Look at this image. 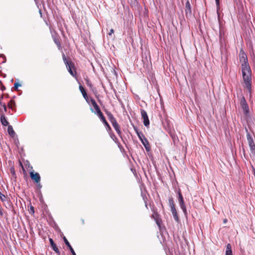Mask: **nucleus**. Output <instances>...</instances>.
<instances>
[{"label":"nucleus","mask_w":255,"mask_h":255,"mask_svg":"<svg viewBox=\"0 0 255 255\" xmlns=\"http://www.w3.org/2000/svg\"><path fill=\"white\" fill-rule=\"evenodd\" d=\"M242 72L243 78L246 87L248 89L249 91L251 92L252 89V78H251V70L250 67L244 65L242 68Z\"/></svg>","instance_id":"f257e3e1"},{"label":"nucleus","mask_w":255,"mask_h":255,"mask_svg":"<svg viewBox=\"0 0 255 255\" xmlns=\"http://www.w3.org/2000/svg\"><path fill=\"white\" fill-rule=\"evenodd\" d=\"M91 103L92 105H93V107L94 108L96 112H95V114H97L98 116L99 117L100 120L102 121V122L104 123L105 126L107 128L108 130H111V128L109 125V124L107 122L105 117L104 116L103 113L101 111V110L99 107V106L97 105V103L96 102V101L92 98L91 99Z\"/></svg>","instance_id":"f03ea898"},{"label":"nucleus","mask_w":255,"mask_h":255,"mask_svg":"<svg viewBox=\"0 0 255 255\" xmlns=\"http://www.w3.org/2000/svg\"><path fill=\"white\" fill-rule=\"evenodd\" d=\"M106 114L107 115L109 120L111 122L114 128L116 130L117 133L120 135L121 136L122 132L120 129V125L117 123L116 119L114 117L113 115L112 114V113L107 110H106Z\"/></svg>","instance_id":"7ed1b4c3"},{"label":"nucleus","mask_w":255,"mask_h":255,"mask_svg":"<svg viewBox=\"0 0 255 255\" xmlns=\"http://www.w3.org/2000/svg\"><path fill=\"white\" fill-rule=\"evenodd\" d=\"M62 58L68 72L72 76L76 77V72L72 70V69L74 68V63L70 59H67L64 53L62 55Z\"/></svg>","instance_id":"20e7f679"},{"label":"nucleus","mask_w":255,"mask_h":255,"mask_svg":"<svg viewBox=\"0 0 255 255\" xmlns=\"http://www.w3.org/2000/svg\"><path fill=\"white\" fill-rule=\"evenodd\" d=\"M137 136L144 145L146 150L149 151L150 149L149 143L144 134L142 133H137Z\"/></svg>","instance_id":"39448f33"},{"label":"nucleus","mask_w":255,"mask_h":255,"mask_svg":"<svg viewBox=\"0 0 255 255\" xmlns=\"http://www.w3.org/2000/svg\"><path fill=\"white\" fill-rule=\"evenodd\" d=\"M178 201H179V204L183 210V212L185 216V217L187 216V211L184 202L183 197L182 195V194L180 192V191H178Z\"/></svg>","instance_id":"423d86ee"},{"label":"nucleus","mask_w":255,"mask_h":255,"mask_svg":"<svg viewBox=\"0 0 255 255\" xmlns=\"http://www.w3.org/2000/svg\"><path fill=\"white\" fill-rule=\"evenodd\" d=\"M239 57L240 61L242 63V68H243L244 66V65H247V66L250 67L248 62V58L247 55L242 50H241L240 52Z\"/></svg>","instance_id":"0eeeda50"},{"label":"nucleus","mask_w":255,"mask_h":255,"mask_svg":"<svg viewBox=\"0 0 255 255\" xmlns=\"http://www.w3.org/2000/svg\"><path fill=\"white\" fill-rule=\"evenodd\" d=\"M240 104L244 111L245 114L247 115L249 113V108L244 97H242L241 99Z\"/></svg>","instance_id":"6e6552de"},{"label":"nucleus","mask_w":255,"mask_h":255,"mask_svg":"<svg viewBox=\"0 0 255 255\" xmlns=\"http://www.w3.org/2000/svg\"><path fill=\"white\" fill-rule=\"evenodd\" d=\"M140 113L142 119L143 120V125L145 127H148L149 125V121L146 112L145 110L141 109Z\"/></svg>","instance_id":"1a4fd4ad"},{"label":"nucleus","mask_w":255,"mask_h":255,"mask_svg":"<svg viewBox=\"0 0 255 255\" xmlns=\"http://www.w3.org/2000/svg\"><path fill=\"white\" fill-rule=\"evenodd\" d=\"M247 140H248L249 146L250 147V149L252 151H254L255 150V144L254 140H253V138L251 137L250 133L249 132H248L247 130Z\"/></svg>","instance_id":"9d476101"},{"label":"nucleus","mask_w":255,"mask_h":255,"mask_svg":"<svg viewBox=\"0 0 255 255\" xmlns=\"http://www.w3.org/2000/svg\"><path fill=\"white\" fill-rule=\"evenodd\" d=\"M30 178L32 180H34L36 183H38L40 181V176L39 173H34L33 170L31 171L29 173Z\"/></svg>","instance_id":"9b49d317"},{"label":"nucleus","mask_w":255,"mask_h":255,"mask_svg":"<svg viewBox=\"0 0 255 255\" xmlns=\"http://www.w3.org/2000/svg\"><path fill=\"white\" fill-rule=\"evenodd\" d=\"M185 12L186 17L190 16L192 14L191 6L189 1V0H186L185 3Z\"/></svg>","instance_id":"f8f14e48"},{"label":"nucleus","mask_w":255,"mask_h":255,"mask_svg":"<svg viewBox=\"0 0 255 255\" xmlns=\"http://www.w3.org/2000/svg\"><path fill=\"white\" fill-rule=\"evenodd\" d=\"M53 39L55 42V43L57 45L58 48L59 50H62V47L61 45L60 39V37L57 35H53Z\"/></svg>","instance_id":"ddd939ff"},{"label":"nucleus","mask_w":255,"mask_h":255,"mask_svg":"<svg viewBox=\"0 0 255 255\" xmlns=\"http://www.w3.org/2000/svg\"><path fill=\"white\" fill-rule=\"evenodd\" d=\"M63 240H64V242L65 244L66 245V246H67V247L69 249V250H70V252H71L72 255H76L75 252H74V251L73 250V249L72 248V247L70 245L69 242L68 241V240H67V239L65 237H64Z\"/></svg>","instance_id":"4468645a"},{"label":"nucleus","mask_w":255,"mask_h":255,"mask_svg":"<svg viewBox=\"0 0 255 255\" xmlns=\"http://www.w3.org/2000/svg\"><path fill=\"white\" fill-rule=\"evenodd\" d=\"M49 242L52 249L58 255H60V252L57 247L56 245L54 243L53 240L51 238L49 239Z\"/></svg>","instance_id":"2eb2a0df"},{"label":"nucleus","mask_w":255,"mask_h":255,"mask_svg":"<svg viewBox=\"0 0 255 255\" xmlns=\"http://www.w3.org/2000/svg\"><path fill=\"white\" fill-rule=\"evenodd\" d=\"M79 90H80L81 92L82 93L84 99L86 100V101L87 102H88V97L87 94L84 88L81 85H80L79 86Z\"/></svg>","instance_id":"dca6fc26"},{"label":"nucleus","mask_w":255,"mask_h":255,"mask_svg":"<svg viewBox=\"0 0 255 255\" xmlns=\"http://www.w3.org/2000/svg\"><path fill=\"white\" fill-rule=\"evenodd\" d=\"M0 122L1 124L4 126H7L8 125V122L6 120V118L4 115H1L0 116Z\"/></svg>","instance_id":"f3484780"},{"label":"nucleus","mask_w":255,"mask_h":255,"mask_svg":"<svg viewBox=\"0 0 255 255\" xmlns=\"http://www.w3.org/2000/svg\"><path fill=\"white\" fill-rule=\"evenodd\" d=\"M226 255H233L232 247L230 244H228L227 245Z\"/></svg>","instance_id":"a211bd4d"},{"label":"nucleus","mask_w":255,"mask_h":255,"mask_svg":"<svg viewBox=\"0 0 255 255\" xmlns=\"http://www.w3.org/2000/svg\"><path fill=\"white\" fill-rule=\"evenodd\" d=\"M7 131L8 132V134L11 136L14 137L15 135V132L14 130L13 129L12 127L11 126H8L7 128Z\"/></svg>","instance_id":"6ab92c4d"},{"label":"nucleus","mask_w":255,"mask_h":255,"mask_svg":"<svg viewBox=\"0 0 255 255\" xmlns=\"http://www.w3.org/2000/svg\"><path fill=\"white\" fill-rule=\"evenodd\" d=\"M151 210L153 212V214L152 215V217L154 219V220L160 218L159 215L158 214L157 211H155L153 208Z\"/></svg>","instance_id":"aec40b11"},{"label":"nucleus","mask_w":255,"mask_h":255,"mask_svg":"<svg viewBox=\"0 0 255 255\" xmlns=\"http://www.w3.org/2000/svg\"><path fill=\"white\" fill-rule=\"evenodd\" d=\"M15 106V103L14 100H11L9 101V102L8 103L7 106L11 109L12 110L13 109V107Z\"/></svg>","instance_id":"412c9836"},{"label":"nucleus","mask_w":255,"mask_h":255,"mask_svg":"<svg viewBox=\"0 0 255 255\" xmlns=\"http://www.w3.org/2000/svg\"><path fill=\"white\" fill-rule=\"evenodd\" d=\"M173 218L174 220L177 222H178L179 221V219L177 214V211L172 213Z\"/></svg>","instance_id":"4be33fe9"},{"label":"nucleus","mask_w":255,"mask_h":255,"mask_svg":"<svg viewBox=\"0 0 255 255\" xmlns=\"http://www.w3.org/2000/svg\"><path fill=\"white\" fill-rule=\"evenodd\" d=\"M169 204L170 208L175 206L174 201L172 198L169 199Z\"/></svg>","instance_id":"5701e85b"},{"label":"nucleus","mask_w":255,"mask_h":255,"mask_svg":"<svg viewBox=\"0 0 255 255\" xmlns=\"http://www.w3.org/2000/svg\"><path fill=\"white\" fill-rule=\"evenodd\" d=\"M0 199L2 202H4L7 200L6 197L0 192Z\"/></svg>","instance_id":"b1692460"},{"label":"nucleus","mask_w":255,"mask_h":255,"mask_svg":"<svg viewBox=\"0 0 255 255\" xmlns=\"http://www.w3.org/2000/svg\"><path fill=\"white\" fill-rule=\"evenodd\" d=\"M0 106H2V108H3V110L5 112H6L7 111V108L6 107V105L4 103H2L1 101V100H0Z\"/></svg>","instance_id":"393cba45"},{"label":"nucleus","mask_w":255,"mask_h":255,"mask_svg":"<svg viewBox=\"0 0 255 255\" xmlns=\"http://www.w3.org/2000/svg\"><path fill=\"white\" fill-rule=\"evenodd\" d=\"M157 225L160 227V225H161V220L160 218H159L158 219H156L155 220Z\"/></svg>","instance_id":"a878e982"},{"label":"nucleus","mask_w":255,"mask_h":255,"mask_svg":"<svg viewBox=\"0 0 255 255\" xmlns=\"http://www.w3.org/2000/svg\"><path fill=\"white\" fill-rule=\"evenodd\" d=\"M21 86V85L18 83H15L14 84V89L15 90H17L18 87Z\"/></svg>","instance_id":"bb28decb"},{"label":"nucleus","mask_w":255,"mask_h":255,"mask_svg":"<svg viewBox=\"0 0 255 255\" xmlns=\"http://www.w3.org/2000/svg\"><path fill=\"white\" fill-rule=\"evenodd\" d=\"M170 208H171V211L172 213L176 211V208H175V206L171 207Z\"/></svg>","instance_id":"cd10ccee"},{"label":"nucleus","mask_w":255,"mask_h":255,"mask_svg":"<svg viewBox=\"0 0 255 255\" xmlns=\"http://www.w3.org/2000/svg\"><path fill=\"white\" fill-rule=\"evenodd\" d=\"M170 208H171V211L172 213L176 211V208H175V206L171 207Z\"/></svg>","instance_id":"c85d7f7f"},{"label":"nucleus","mask_w":255,"mask_h":255,"mask_svg":"<svg viewBox=\"0 0 255 255\" xmlns=\"http://www.w3.org/2000/svg\"><path fill=\"white\" fill-rule=\"evenodd\" d=\"M134 130L135 131L136 134H137V133H142L141 132H139L138 130V129L137 128L134 127H133Z\"/></svg>","instance_id":"c756f323"},{"label":"nucleus","mask_w":255,"mask_h":255,"mask_svg":"<svg viewBox=\"0 0 255 255\" xmlns=\"http://www.w3.org/2000/svg\"><path fill=\"white\" fill-rule=\"evenodd\" d=\"M114 30L113 29H111L109 33V35H111L113 33H114Z\"/></svg>","instance_id":"7c9ffc66"},{"label":"nucleus","mask_w":255,"mask_h":255,"mask_svg":"<svg viewBox=\"0 0 255 255\" xmlns=\"http://www.w3.org/2000/svg\"><path fill=\"white\" fill-rule=\"evenodd\" d=\"M30 212L33 214L34 213V207L33 206L30 207Z\"/></svg>","instance_id":"2f4dec72"},{"label":"nucleus","mask_w":255,"mask_h":255,"mask_svg":"<svg viewBox=\"0 0 255 255\" xmlns=\"http://www.w3.org/2000/svg\"><path fill=\"white\" fill-rule=\"evenodd\" d=\"M0 89L2 91H4L5 89V87L3 85H1Z\"/></svg>","instance_id":"473e14b6"},{"label":"nucleus","mask_w":255,"mask_h":255,"mask_svg":"<svg viewBox=\"0 0 255 255\" xmlns=\"http://www.w3.org/2000/svg\"><path fill=\"white\" fill-rule=\"evenodd\" d=\"M0 215L1 216H2L3 215V212H2V209L0 207Z\"/></svg>","instance_id":"72a5a7b5"},{"label":"nucleus","mask_w":255,"mask_h":255,"mask_svg":"<svg viewBox=\"0 0 255 255\" xmlns=\"http://www.w3.org/2000/svg\"><path fill=\"white\" fill-rule=\"evenodd\" d=\"M217 6L219 5V0H215Z\"/></svg>","instance_id":"f704fd0d"},{"label":"nucleus","mask_w":255,"mask_h":255,"mask_svg":"<svg viewBox=\"0 0 255 255\" xmlns=\"http://www.w3.org/2000/svg\"><path fill=\"white\" fill-rule=\"evenodd\" d=\"M11 173H12L13 175H14L15 174V171L14 170V169H11Z\"/></svg>","instance_id":"c9c22d12"},{"label":"nucleus","mask_w":255,"mask_h":255,"mask_svg":"<svg viewBox=\"0 0 255 255\" xmlns=\"http://www.w3.org/2000/svg\"><path fill=\"white\" fill-rule=\"evenodd\" d=\"M144 202H145V207L148 209V206H147V202L146 201H144Z\"/></svg>","instance_id":"e433bc0d"},{"label":"nucleus","mask_w":255,"mask_h":255,"mask_svg":"<svg viewBox=\"0 0 255 255\" xmlns=\"http://www.w3.org/2000/svg\"><path fill=\"white\" fill-rule=\"evenodd\" d=\"M20 164L21 166V167H22V169H23V170H24V169L23 168V165H22V163L21 162H20Z\"/></svg>","instance_id":"4c0bfd02"},{"label":"nucleus","mask_w":255,"mask_h":255,"mask_svg":"<svg viewBox=\"0 0 255 255\" xmlns=\"http://www.w3.org/2000/svg\"><path fill=\"white\" fill-rule=\"evenodd\" d=\"M3 96L2 95H1L0 100H1L3 98Z\"/></svg>","instance_id":"58836bf2"},{"label":"nucleus","mask_w":255,"mask_h":255,"mask_svg":"<svg viewBox=\"0 0 255 255\" xmlns=\"http://www.w3.org/2000/svg\"><path fill=\"white\" fill-rule=\"evenodd\" d=\"M226 222H227V219H225L224 220V223H226Z\"/></svg>","instance_id":"ea45409f"},{"label":"nucleus","mask_w":255,"mask_h":255,"mask_svg":"<svg viewBox=\"0 0 255 255\" xmlns=\"http://www.w3.org/2000/svg\"><path fill=\"white\" fill-rule=\"evenodd\" d=\"M88 85L89 86H90V87L92 86V84H91V83H90V84L88 83Z\"/></svg>","instance_id":"a19ab883"},{"label":"nucleus","mask_w":255,"mask_h":255,"mask_svg":"<svg viewBox=\"0 0 255 255\" xmlns=\"http://www.w3.org/2000/svg\"><path fill=\"white\" fill-rule=\"evenodd\" d=\"M0 84H1V85H2V83H1V81H0Z\"/></svg>","instance_id":"79ce46f5"},{"label":"nucleus","mask_w":255,"mask_h":255,"mask_svg":"<svg viewBox=\"0 0 255 255\" xmlns=\"http://www.w3.org/2000/svg\"><path fill=\"white\" fill-rule=\"evenodd\" d=\"M91 111H92V112H93V109H91Z\"/></svg>","instance_id":"37998d69"}]
</instances>
